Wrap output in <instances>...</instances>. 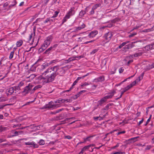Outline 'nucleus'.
Wrapping results in <instances>:
<instances>
[{
    "instance_id": "obj_11",
    "label": "nucleus",
    "mask_w": 154,
    "mask_h": 154,
    "mask_svg": "<svg viewBox=\"0 0 154 154\" xmlns=\"http://www.w3.org/2000/svg\"><path fill=\"white\" fill-rule=\"evenodd\" d=\"M90 8L89 7H87L85 8V11L82 10L79 13V15L81 17H82L85 14L86 12H88L89 11Z\"/></svg>"
},
{
    "instance_id": "obj_2",
    "label": "nucleus",
    "mask_w": 154,
    "mask_h": 154,
    "mask_svg": "<svg viewBox=\"0 0 154 154\" xmlns=\"http://www.w3.org/2000/svg\"><path fill=\"white\" fill-rule=\"evenodd\" d=\"M60 107V104L55 103L54 102L51 101L49 102L48 104H46L42 107L41 109H53Z\"/></svg>"
},
{
    "instance_id": "obj_23",
    "label": "nucleus",
    "mask_w": 154,
    "mask_h": 154,
    "mask_svg": "<svg viewBox=\"0 0 154 154\" xmlns=\"http://www.w3.org/2000/svg\"><path fill=\"white\" fill-rule=\"evenodd\" d=\"M142 52H141L140 51H139V52L134 54L133 56L134 57H137L140 56L142 55Z\"/></svg>"
},
{
    "instance_id": "obj_3",
    "label": "nucleus",
    "mask_w": 154,
    "mask_h": 154,
    "mask_svg": "<svg viewBox=\"0 0 154 154\" xmlns=\"http://www.w3.org/2000/svg\"><path fill=\"white\" fill-rule=\"evenodd\" d=\"M33 85L32 84H29L28 86L24 88L22 93L24 95L28 94L32 89Z\"/></svg>"
},
{
    "instance_id": "obj_5",
    "label": "nucleus",
    "mask_w": 154,
    "mask_h": 154,
    "mask_svg": "<svg viewBox=\"0 0 154 154\" xmlns=\"http://www.w3.org/2000/svg\"><path fill=\"white\" fill-rule=\"evenodd\" d=\"M101 4H96L93 6L88 12V14L89 15H93L94 14L95 11L97 8L100 6Z\"/></svg>"
},
{
    "instance_id": "obj_57",
    "label": "nucleus",
    "mask_w": 154,
    "mask_h": 154,
    "mask_svg": "<svg viewBox=\"0 0 154 154\" xmlns=\"http://www.w3.org/2000/svg\"><path fill=\"white\" fill-rule=\"evenodd\" d=\"M124 71V69L122 68H121L119 69V72L120 73Z\"/></svg>"
},
{
    "instance_id": "obj_12",
    "label": "nucleus",
    "mask_w": 154,
    "mask_h": 154,
    "mask_svg": "<svg viewBox=\"0 0 154 154\" xmlns=\"http://www.w3.org/2000/svg\"><path fill=\"white\" fill-rule=\"evenodd\" d=\"M153 49H154V44L146 45L145 47V49L146 51H148Z\"/></svg>"
},
{
    "instance_id": "obj_31",
    "label": "nucleus",
    "mask_w": 154,
    "mask_h": 154,
    "mask_svg": "<svg viewBox=\"0 0 154 154\" xmlns=\"http://www.w3.org/2000/svg\"><path fill=\"white\" fill-rule=\"evenodd\" d=\"M60 12V11L59 10H58L54 12V14L53 16L51 17V18H55L57 17L58 14Z\"/></svg>"
},
{
    "instance_id": "obj_32",
    "label": "nucleus",
    "mask_w": 154,
    "mask_h": 154,
    "mask_svg": "<svg viewBox=\"0 0 154 154\" xmlns=\"http://www.w3.org/2000/svg\"><path fill=\"white\" fill-rule=\"evenodd\" d=\"M112 26V25L111 24H109L107 26H101L100 27V29H103L106 27H111Z\"/></svg>"
},
{
    "instance_id": "obj_9",
    "label": "nucleus",
    "mask_w": 154,
    "mask_h": 154,
    "mask_svg": "<svg viewBox=\"0 0 154 154\" xmlns=\"http://www.w3.org/2000/svg\"><path fill=\"white\" fill-rule=\"evenodd\" d=\"M116 93V91L114 90H113L111 92L109 93L107 96H105V97L107 100L111 98L114 95V94Z\"/></svg>"
},
{
    "instance_id": "obj_62",
    "label": "nucleus",
    "mask_w": 154,
    "mask_h": 154,
    "mask_svg": "<svg viewBox=\"0 0 154 154\" xmlns=\"http://www.w3.org/2000/svg\"><path fill=\"white\" fill-rule=\"evenodd\" d=\"M65 138L68 139H71L72 137L69 135H67L65 137Z\"/></svg>"
},
{
    "instance_id": "obj_6",
    "label": "nucleus",
    "mask_w": 154,
    "mask_h": 154,
    "mask_svg": "<svg viewBox=\"0 0 154 154\" xmlns=\"http://www.w3.org/2000/svg\"><path fill=\"white\" fill-rule=\"evenodd\" d=\"M49 66L48 64V63H45L41 66L40 68L39 69V71L41 74L40 75H41L42 73L44 72V70Z\"/></svg>"
},
{
    "instance_id": "obj_7",
    "label": "nucleus",
    "mask_w": 154,
    "mask_h": 154,
    "mask_svg": "<svg viewBox=\"0 0 154 154\" xmlns=\"http://www.w3.org/2000/svg\"><path fill=\"white\" fill-rule=\"evenodd\" d=\"M112 34L111 32H109L105 34L104 37L106 42H109L111 39Z\"/></svg>"
},
{
    "instance_id": "obj_36",
    "label": "nucleus",
    "mask_w": 154,
    "mask_h": 154,
    "mask_svg": "<svg viewBox=\"0 0 154 154\" xmlns=\"http://www.w3.org/2000/svg\"><path fill=\"white\" fill-rule=\"evenodd\" d=\"M91 84V82H90L89 83H88L87 82H85L83 84H82L81 85V86L82 87H84L88 85H89L90 84Z\"/></svg>"
},
{
    "instance_id": "obj_47",
    "label": "nucleus",
    "mask_w": 154,
    "mask_h": 154,
    "mask_svg": "<svg viewBox=\"0 0 154 154\" xmlns=\"http://www.w3.org/2000/svg\"><path fill=\"white\" fill-rule=\"evenodd\" d=\"M80 94V93H79V92L77 94H76L74 96V97H73L74 98V99H76L78 97H79V96Z\"/></svg>"
},
{
    "instance_id": "obj_1",
    "label": "nucleus",
    "mask_w": 154,
    "mask_h": 154,
    "mask_svg": "<svg viewBox=\"0 0 154 154\" xmlns=\"http://www.w3.org/2000/svg\"><path fill=\"white\" fill-rule=\"evenodd\" d=\"M65 73L63 67L59 66L49 67L42 73L38 77L39 82L43 85L53 81L58 75H63Z\"/></svg>"
},
{
    "instance_id": "obj_48",
    "label": "nucleus",
    "mask_w": 154,
    "mask_h": 154,
    "mask_svg": "<svg viewBox=\"0 0 154 154\" xmlns=\"http://www.w3.org/2000/svg\"><path fill=\"white\" fill-rule=\"evenodd\" d=\"M77 57H70L69 58V60H70V61H72L73 60H76V58Z\"/></svg>"
},
{
    "instance_id": "obj_25",
    "label": "nucleus",
    "mask_w": 154,
    "mask_h": 154,
    "mask_svg": "<svg viewBox=\"0 0 154 154\" xmlns=\"http://www.w3.org/2000/svg\"><path fill=\"white\" fill-rule=\"evenodd\" d=\"M104 79V78L103 77L100 76L97 79H94V80H95V81L96 82L101 81L103 80Z\"/></svg>"
},
{
    "instance_id": "obj_43",
    "label": "nucleus",
    "mask_w": 154,
    "mask_h": 154,
    "mask_svg": "<svg viewBox=\"0 0 154 154\" xmlns=\"http://www.w3.org/2000/svg\"><path fill=\"white\" fill-rule=\"evenodd\" d=\"M125 152H124L119 151L112 153V154H125Z\"/></svg>"
},
{
    "instance_id": "obj_24",
    "label": "nucleus",
    "mask_w": 154,
    "mask_h": 154,
    "mask_svg": "<svg viewBox=\"0 0 154 154\" xmlns=\"http://www.w3.org/2000/svg\"><path fill=\"white\" fill-rule=\"evenodd\" d=\"M69 18V16L68 17L67 15H66L62 20V24H63L67 21V20Z\"/></svg>"
},
{
    "instance_id": "obj_52",
    "label": "nucleus",
    "mask_w": 154,
    "mask_h": 154,
    "mask_svg": "<svg viewBox=\"0 0 154 154\" xmlns=\"http://www.w3.org/2000/svg\"><path fill=\"white\" fill-rule=\"evenodd\" d=\"M44 43H45V45H46L48 46L50 45V42H49L47 41L46 40H45L44 42Z\"/></svg>"
},
{
    "instance_id": "obj_59",
    "label": "nucleus",
    "mask_w": 154,
    "mask_h": 154,
    "mask_svg": "<svg viewBox=\"0 0 154 154\" xmlns=\"http://www.w3.org/2000/svg\"><path fill=\"white\" fill-rule=\"evenodd\" d=\"M50 53V52L49 51L48 49L44 53V54H48Z\"/></svg>"
},
{
    "instance_id": "obj_4",
    "label": "nucleus",
    "mask_w": 154,
    "mask_h": 154,
    "mask_svg": "<svg viewBox=\"0 0 154 154\" xmlns=\"http://www.w3.org/2000/svg\"><path fill=\"white\" fill-rule=\"evenodd\" d=\"M19 90V87L17 86H14L11 87L8 90V92L9 93H8V95L9 94L11 95L13 94L14 93H16V91Z\"/></svg>"
},
{
    "instance_id": "obj_19",
    "label": "nucleus",
    "mask_w": 154,
    "mask_h": 154,
    "mask_svg": "<svg viewBox=\"0 0 154 154\" xmlns=\"http://www.w3.org/2000/svg\"><path fill=\"white\" fill-rule=\"evenodd\" d=\"M54 19H51L50 18H47L44 21L45 23H48L51 24L52 22L54 21Z\"/></svg>"
},
{
    "instance_id": "obj_50",
    "label": "nucleus",
    "mask_w": 154,
    "mask_h": 154,
    "mask_svg": "<svg viewBox=\"0 0 154 154\" xmlns=\"http://www.w3.org/2000/svg\"><path fill=\"white\" fill-rule=\"evenodd\" d=\"M119 144H120V143H117L116 145L115 146H114L113 147H112L111 149H115L116 148L118 147L119 146Z\"/></svg>"
},
{
    "instance_id": "obj_30",
    "label": "nucleus",
    "mask_w": 154,
    "mask_h": 154,
    "mask_svg": "<svg viewBox=\"0 0 154 154\" xmlns=\"http://www.w3.org/2000/svg\"><path fill=\"white\" fill-rule=\"evenodd\" d=\"M35 29H33V32L31 33V35L29 36V40H30L31 38L35 36Z\"/></svg>"
},
{
    "instance_id": "obj_42",
    "label": "nucleus",
    "mask_w": 154,
    "mask_h": 154,
    "mask_svg": "<svg viewBox=\"0 0 154 154\" xmlns=\"http://www.w3.org/2000/svg\"><path fill=\"white\" fill-rule=\"evenodd\" d=\"M13 4L9 6V8L10 9L15 5L17 4V2L15 0H14V2H13Z\"/></svg>"
},
{
    "instance_id": "obj_13",
    "label": "nucleus",
    "mask_w": 154,
    "mask_h": 154,
    "mask_svg": "<svg viewBox=\"0 0 154 154\" xmlns=\"http://www.w3.org/2000/svg\"><path fill=\"white\" fill-rule=\"evenodd\" d=\"M67 99H59L55 101V103H58L60 104H60L62 103H64L66 102H67Z\"/></svg>"
},
{
    "instance_id": "obj_15",
    "label": "nucleus",
    "mask_w": 154,
    "mask_h": 154,
    "mask_svg": "<svg viewBox=\"0 0 154 154\" xmlns=\"http://www.w3.org/2000/svg\"><path fill=\"white\" fill-rule=\"evenodd\" d=\"M136 43V42H133L130 44L126 45L125 46V48H127V49H129L131 48L134 46V44Z\"/></svg>"
},
{
    "instance_id": "obj_41",
    "label": "nucleus",
    "mask_w": 154,
    "mask_h": 154,
    "mask_svg": "<svg viewBox=\"0 0 154 154\" xmlns=\"http://www.w3.org/2000/svg\"><path fill=\"white\" fill-rule=\"evenodd\" d=\"M99 50V49L98 48V49H94V50H93L90 53V54H94L95 53H96L97 52V51Z\"/></svg>"
},
{
    "instance_id": "obj_53",
    "label": "nucleus",
    "mask_w": 154,
    "mask_h": 154,
    "mask_svg": "<svg viewBox=\"0 0 154 154\" xmlns=\"http://www.w3.org/2000/svg\"><path fill=\"white\" fill-rule=\"evenodd\" d=\"M131 88V86L129 85H128L125 88H124L126 90V91H127L129 90Z\"/></svg>"
},
{
    "instance_id": "obj_63",
    "label": "nucleus",
    "mask_w": 154,
    "mask_h": 154,
    "mask_svg": "<svg viewBox=\"0 0 154 154\" xmlns=\"http://www.w3.org/2000/svg\"><path fill=\"white\" fill-rule=\"evenodd\" d=\"M126 91H126V90H125V89L124 88L123 91H121V94L122 95Z\"/></svg>"
},
{
    "instance_id": "obj_10",
    "label": "nucleus",
    "mask_w": 154,
    "mask_h": 154,
    "mask_svg": "<svg viewBox=\"0 0 154 154\" xmlns=\"http://www.w3.org/2000/svg\"><path fill=\"white\" fill-rule=\"evenodd\" d=\"M75 14V11L74 9L71 8L69 11L66 14L70 18V16L73 15Z\"/></svg>"
},
{
    "instance_id": "obj_33",
    "label": "nucleus",
    "mask_w": 154,
    "mask_h": 154,
    "mask_svg": "<svg viewBox=\"0 0 154 154\" xmlns=\"http://www.w3.org/2000/svg\"><path fill=\"white\" fill-rule=\"evenodd\" d=\"M52 38L53 37L52 36H51V35H50L47 37L46 40L51 43V42L52 40Z\"/></svg>"
},
{
    "instance_id": "obj_49",
    "label": "nucleus",
    "mask_w": 154,
    "mask_h": 154,
    "mask_svg": "<svg viewBox=\"0 0 154 154\" xmlns=\"http://www.w3.org/2000/svg\"><path fill=\"white\" fill-rule=\"evenodd\" d=\"M9 105H10V104L1 105H0V109H3L5 106Z\"/></svg>"
},
{
    "instance_id": "obj_45",
    "label": "nucleus",
    "mask_w": 154,
    "mask_h": 154,
    "mask_svg": "<svg viewBox=\"0 0 154 154\" xmlns=\"http://www.w3.org/2000/svg\"><path fill=\"white\" fill-rule=\"evenodd\" d=\"M57 46V45H54L53 46H51L49 48L48 50L50 52L51 51L54 50V49H53V48Z\"/></svg>"
},
{
    "instance_id": "obj_38",
    "label": "nucleus",
    "mask_w": 154,
    "mask_h": 154,
    "mask_svg": "<svg viewBox=\"0 0 154 154\" xmlns=\"http://www.w3.org/2000/svg\"><path fill=\"white\" fill-rule=\"evenodd\" d=\"M6 128L5 127H2V126H0V132L5 131Z\"/></svg>"
},
{
    "instance_id": "obj_61",
    "label": "nucleus",
    "mask_w": 154,
    "mask_h": 154,
    "mask_svg": "<svg viewBox=\"0 0 154 154\" xmlns=\"http://www.w3.org/2000/svg\"><path fill=\"white\" fill-rule=\"evenodd\" d=\"M41 18H38L35 21V22H34L33 23H37L38 22V21H41Z\"/></svg>"
},
{
    "instance_id": "obj_29",
    "label": "nucleus",
    "mask_w": 154,
    "mask_h": 154,
    "mask_svg": "<svg viewBox=\"0 0 154 154\" xmlns=\"http://www.w3.org/2000/svg\"><path fill=\"white\" fill-rule=\"evenodd\" d=\"M81 79L80 77H78L76 80L74 82L73 84L72 85V86H73L75 85Z\"/></svg>"
},
{
    "instance_id": "obj_16",
    "label": "nucleus",
    "mask_w": 154,
    "mask_h": 154,
    "mask_svg": "<svg viewBox=\"0 0 154 154\" xmlns=\"http://www.w3.org/2000/svg\"><path fill=\"white\" fill-rule=\"evenodd\" d=\"M140 77H139L138 79H137L136 80L132 82L131 84L130 85L131 88L135 85L138 82L140 81Z\"/></svg>"
},
{
    "instance_id": "obj_58",
    "label": "nucleus",
    "mask_w": 154,
    "mask_h": 154,
    "mask_svg": "<svg viewBox=\"0 0 154 154\" xmlns=\"http://www.w3.org/2000/svg\"><path fill=\"white\" fill-rule=\"evenodd\" d=\"M9 3L8 2H7L4 3V4L3 5V7H7L8 5H9Z\"/></svg>"
},
{
    "instance_id": "obj_21",
    "label": "nucleus",
    "mask_w": 154,
    "mask_h": 154,
    "mask_svg": "<svg viewBox=\"0 0 154 154\" xmlns=\"http://www.w3.org/2000/svg\"><path fill=\"white\" fill-rule=\"evenodd\" d=\"M85 25L84 23H82V24L80 25V26L76 28L75 29L77 31V30H80L81 29L85 28Z\"/></svg>"
},
{
    "instance_id": "obj_35",
    "label": "nucleus",
    "mask_w": 154,
    "mask_h": 154,
    "mask_svg": "<svg viewBox=\"0 0 154 154\" xmlns=\"http://www.w3.org/2000/svg\"><path fill=\"white\" fill-rule=\"evenodd\" d=\"M14 51L13 50V51H11L9 57V58L10 59H12V58L13 57L14 55Z\"/></svg>"
},
{
    "instance_id": "obj_44",
    "label": "nucleus",
    "mask_w": 154,
    "mask_h": 154,
    "mask_svg": "<svg viewBox=\"0 0 154 154\" xmlns=\"http://www.w3.org/2000/svg\"><path fill=\"white\" fill-rule=\"evenodd\" d=\"M42 87V86L40 85H37L35 86V87H34L33 88V90L35 91L37 89L39 88H41Z\"/></svg>"
},
{
    "instance_id": "obj_39",
    "label": "nucleus",
    "mask_w": 154,
    "mask_h": 154,
    "mask_svg": "<svg viewBox=\"0 0 154 154\" xmlns=\"http://www.w3.org/2000/svg\"><path fill=\"white\" fill-rule=\"evenodd\" d=\"M7 100L4 97H0V102H2L7 101Z\"/></svg>"
},
{
    "instance_id": "obj_22",
    "label": "nucleus",
    "mask_w": 154,
    "mask_h": 154,
    "mask_svg": "<svg viewBox=\"0 0 154 154\" xmlns=\"http://www.w3.org/2000/svg\"><path fill=\"white\" fill-rule=\"evenodd\" d=\"M107 99H106V97H103L102 98L99 102L100 103V105H101L103 103L106 102V100Z\"/></svg>"
},
{
    "instance_id": "obj_64",
    "label": "nucleus",
    "mask_w": 154,
    "mask_h": 154,
    "mask_svg": "<svg viewBox=\"0 0 154 154\" xmlns=\"http://www.w3.org/2000/svg\"><path fill=\"white\" fill-rule=\"evenodd\" d=\"M133 60H129V61H128V63H127V65H129V64L132 63L133 62Z\"/></svg>"
},
{
    "instance_id": "obj_60",
    "label": "nucleus",
    "mask_w": 154,
    "mask_h": 154,
    "mask_svg": "<svg viewBox=\"0 0 154 154\" xmlns=\"http://www.w3.org/2000/svg\"><path fill=\"white\" fill-rule=\"evenodd\" d=\"M117 21V19H114L111 21V22L112 23H116V22Z\"/></svg>"
},
{
    "instance_id": "obj_40",
    "label": "nucleus",
    "mask_w": 154,
    "mask_h": 154,
    "mask_svg": "<svg viewBox=\"0 0 154 154\" xmlns=\"http://www.w3.org/2000/svg\"><path fill=\"white\" fill-rule=\"evenodd\" d=\"M38 143L40 145H42L45 144V142L43 140L41 139L38 142Z\"/></svg>"
},
{
    "instance_id": "obj_14",
    "label": "nucleus",
    "mask_w": 154,
    "mask_h": 154,
    "mask_svg": "<svg viewBox=\"0 0 154 154\" xmlns=\"http://www.w3.org/2000/svg\"><path fill=\"white\" fill-rule=\"evenodd\" d=\"M98 33V31L97 30L92 31L88 35V36L90 37L93 38Z\"/></svg>"
},
{
    "instance_id": "obj_34",
    "label": "nucleus",
    "mask_w": 154,
    "mask_h": 154,
    "mask_svg": "<svg viewBox=\"0 0 154 154\" xmlns=\"http://www.w3.org/2000/svg\"><path fill=\"white\" fill-rule=\"evenodd\" d=\"M116 69L115 67L112 68V70L110 72L109 75H112L114 74L116 72Z\"/></svg>"
},
{
    "instance_id": "obj_56",
    "label": "nucleus",
    "mask_w": 154,
    "mask_h": 154,
    "mask_svg": "<svg viewBox=\"0 0 154 154\" xmlns=\"http://www.w3.org/2000/svg\"><path fill=\"white\" fill-rule=\"evenodd\" d=\"M152 146L151 145H147L145 149L146 150H149L152 147Z\"/></svg>"
},
{
    "instance_id": "obj_27",
    "label": "nucleus",
    "mask_w": 154,
    "mask_h": 154,
    "mask_svg": "<svg viewBox=\"0 0 154 154\" xmlns=\"http://www.w3.org/2000/svg\"><path fill=\"white\" fill-rule=\"evenodd\" d=\"M48 46L47 45H45V43H44L43 44L42 46L41 47L40 49V50H42V51H43L45 49H46L47 48Z\"/></svg>"
},
{
    "instance_id": "obj_8",
    "label": "nucleus",
    "mask_w": 154,
    "mask_h": 154,
    "mask_svg": "<svg viewBox=\"0 0 154 154\" xmlns=\"http://www.w3.org/2000/svg\"><path fill=\"white\" fill-rule=\"evenodd\" d=\"M25 144L26 145H32V146L34 148H37L38 147V144H36L35 142L33 141L26 142L25 143Z\"/></svg>"
},
{
    "instance_id": "obj_26",
    "label": "nucleus",
    "mask_w": 154,
    "mask_h": 154,
    "mask_svg": "<svg viewBox=\"0 0 154 154\" xmlns=\"http://www.w3.org/2000/svg\"><path fill=\"white\" fill-rule=\"evenodd\" d=\"M58 62L57 60H51L48 63V64L49 66L51 64L53 63H56Z\"/></svg>"
},
{
    "instance_id": "obj_51",
    "label": "nucleus",
    "mask_w": 154,
    "mask_h": 154,
    "mask_svg": "<svg viewBox=\"0 0 154 154\" xmlns=\"http://www.w3.org/2000/svg\"><path fill=\"white\" fill-rule=\"evenodd\" d=\"M49 0H44L43 1V4L44 5H46L48 2H49Z\"/></svg>"
},
{
    "instance_id": "obj_18",
    "label": "nucleus",
    "mask_w": 154,
    "mask_h": 154,
    "mask_svg": "<svg viewBox=\"0 0 154 154\" xmlns=\"http://www.w3.org/2000/svg\"><path fill=\"white\" fill-rule=\"evenodd\" d=\"M23 43V41L22 40H19L17 41L16 43V45L17 47H20Z\"/></svg>"
},
{
    "instance_id": "obj_54",
    "label": "nucleus",
    "mask_w": 154,
    "mask_h": 154,
    "mask_svg": "<svg viewBox=\"0 0 154 154\" xmlns=\"http://www.w3.org/2000/svg\"><path fill=\"white\" fill-rule=\"evenodd\" d=\"M129 42L128 41H126V42H123L121 44L122 45V47L124 46L125 45H126L128 43H129Z\"/></svg>"
},
{
    "instance_id": "obj_28",
    "label": "nucleus",
    "mask_w": 154,
    "mask_h": 154,
    "mask_svg": "<svg viewBox=\"0 0 154 154\" xmlns=\"http://www.w3.org/2000/svg\"><path fill=\"white\" fill-rule=\"evenodd\" d=\"M90 146H85L83 148H82V151L83 152H85L90 147Z\"/></svg>"
},
{
    "instance_id": "obj_46",
    "label": "nucleus",
    "mask_w": 154,
    "mask_h": 154,
    "mask_svg": "<svg viewBox=\"0 0 154 154\" xmlns=\"http://www.w3.org/2000/svg\"><path fill=\"white\" fill-rule=\"evenodd\" d=\"M24 85V83L23 82H20L18 84V85L17 86L19 87V90H20V87Z\"/></svg>"
},
{
    "instance_id": "obj_17",
    "label": "nucleus",
    "mask_w": 154,
    "mask_h": 154,
    "mask_svg": "<svg viewBox=\"0 0 154 154\" xmlns=\"http://www.w3.org/2000/svg\"><path fill=\"white\" fill-rule=\"evenodd\" d=\"M112 103H109L106 105V106L103 109V110H107L111 107V106L113 105Z\"/></svg>"
},
{
    "instance_id": "obj_20",
    "label": "nucleus",
    "mask_w": 154,
    "mask_h": 154,
    "mask_svg": "<svg viewBox=\"0 0 154 154\" xmlns=\"http://www.w3.org/2000/svg\"><path fill=\"white\" fill-rule=\"evenodd\" d=\"M23 133L22 131H15L14 133V134L12 135V137L16 136H18L19 135Z\"/></svg>"
},
{
    "instance_id": "obj_55",
    "label": "nucleus",
    "mask_w": 154,
    "mask_h": 154,
    "mask_svg": "<svg viewBox=\"0 0 154 154\" xmlns=\"http://www.w3.org/2000/svg\"><path fill=\"white\" fill-rule=\"evenodd\" d=\"M136 34H137V33L136 32H134L132 34H131L130 35H129V37H130V38L132 37L133 36L136 35Z\"/></svg>"
},
{
    "instance_id": "obj_37",
    "label": "nucleus",
    "mask_w": 154,
    "mask_h": 154,
    "mask_svg": "<svg viewBox=\"0 0 154 154\" xmlns=\"http://www.w3.org/2000/svg\"><path fill=\"white\" fill-rule=\"evenodd\" d=\"M93 137V136H90L85 138L84 139L85 142L90 141L91 140V138H92Z\"/></svg>"
}]
</instances>
